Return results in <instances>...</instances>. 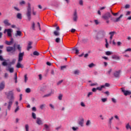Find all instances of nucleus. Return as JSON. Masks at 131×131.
<instances>
[{"mask_svg":"<svg viewBox=\"0 0 131 131\" xmlns=\"http://www.w3.org/2000/svg\"><path fill=\"white\" fill-rule=\"evenodd\" d=\"M123 14H121L119 17L115 18L114 17H112V15L111 13L108 12L102 16V18L105 21L106 24L110 23V18H111V20L113 21L114 23H117L121 20V18L123 17Z\"/></svg>","mask_w":131,"mask_h":131,"instance_id":"nucleus-1","label":"nucleus"},{"mask_svg":"<svg viewBox=\"0 0 131 131\" xmlns=\"http://www.w3.org/2000/svg\"><path fill=\"white\" fill-rule=\"evenodd\" d=\"M7 99H9V101H8L7 103H4V106H7V109H8V111H10L14 101L13 91L8 92V94H7Z\"/></svg>","mask_w":131,"mask_h":131,"instance_id":"nucleus-2","label":"nucleus"},{"mask_svg":"<svg viewBox=\"0 0 131 131\" xmlns=\"http://www.w3.org/2000/svg\"><path fill=\"white\" fill-rule=\"evenodd\" d=\"M24 54H25L24 52L19 53L18 61H17V63L16 66V68H24V66H21V64L20 63L23 60Z\"/></svg>","mask_w":131,"mask_h":131,"instance_id":"nucleus-3","label":"nucleus"},{"mask_svg":"<svg viewBox=\"0 0 131 131\" xmlns=\"http://www.w3.org/2000/svg\"><path fill=\"white\" fill-rule=\"evenodd\" d=\"M31 14H32V12H31V4L30 3H28L26 15L29 21H30L31 19Z\"/></svg>","mask_w":131,"mask_h":131,"instance_id":"nucleus-4","label":"nucleus"},{"mask_svg":"<svg viewBox=\"0 0 131 131\" xmlns=\"http://www.w3.org/2000/svg\"><path fill=\"white\" fill-rule=\"evenodd\" d=\"M15 46L16 45L14 44L13 47L9 46L6 47V52L8 53H14V52H16Z\"/></svg>","mask_w":131,"mask_h":131,"instance_id":"nucleus-5","label":"nucleus"},{"mask_svg":"<svg viewBox=\"0 0 131 131\" xmlns=\"http://www.w3.org/2000/svg\"><path fill=\"white\" fill-rule=\"evenodd\" d=\"M100 38H104L106 36V32L104 30H101L98 32Z\"/></svg>","mask_w":131,"mask_h":131,"instance_id":"nucleus-6","label":"nucleus"},{"mask_svg":"<svg viewBox=\"0 0 131 131\" xmlns=\"http://www.w3.org/2000/svg\"><path fill=\"white\" fill-rule=\"evenodd\" d=\"M121 92L123 93L125 96L131 95L130 91H126L123 88H121Z\"/></svg>","mask_w":131,"mask_h":131,"instance_id":"nucleus-7","label":"nucleus"},{"mask_svg":"<svg viewBox=\"0 0 131 131\" xmlns=\"http://www.w3.org/2000/svg\"><path fill=\"white\" fill-rule=\"evenodd\" d=\"M7 32V35L9 37H12V30L11 29H5L4 30V34Z\"/></svg>","mask_w":131,"mask_h":131,"instance_id":"nucleus-8","label":"nucleus"},{"mask_svg":"<svg viewBox=\"0 0 131 131\" xmlns=\"http://www.w3.org/2000/svg\"><path fill=\"white\" fill-rule=\"evenodd\" d=\"M60 30L59 27L56 28V30L54 31L53 34L56 36H59L60 35L59 31Z\"/></svg>","mask_w":131,"mask_h":131,"instance_id":"nucleus-9","label":"nucleus"},{"mask_svg":"<svg viewBox=\"0 0 131 131\" xmlns=\"http://www.w3.org/2000/svg\"><path fill=\"white\" fill-rule=\"evenodd\" d=\"M120 73H121V71H116L114 72V76L116 78H119L120 77Z\"/></svg>","mask_w":131,"mask_h":131,"instance_id":"nucleus-10","label":"nucleus"},{"mask_svg":"<svg viewBox=\"0 0 131 131\" xmlns=\"http://www.w3.org/2000/svg\"><path fill=\"white\" fill-rule=\"evenodd\" d=\"M36 123L38 125H43L42 121L41 120V118H37Z\"/></svg>","mask_w":131,"mask_h":131,"instance_id":"nucleus-11","label":"nucleus"},{"mask_svg":"<svg viewBox=\"0 0 131 131\" xmlns=\"http://www.w3.org/2000/svg\"><path fill=\"white\" fill-rule=\"evenodd\" d=\"M78 18V17L77 12L76 11H75L73 14V19L74 21H77Z\"/></svg>","mask_w":131,"mask_h":131,"instance_id":"nucleus-12","label":"nucleus"},{"mask_svg":"<svg viewBox=\"0 0 131 131\" xmlns=\"http://www.w3.org/2000/svg\"><path fill=\"white\" fill-rule=\"evenodd\" d=\"M84 122V119L83 118H81L79 121H78V124L80 125L81 127L83 126V124Z\"/></svg>","mask_w":131,"mask_h":131,"instance_id":"nucleus-13","label":"nucleus"},{"mask_svg":"<svg viewBox=\"0 0 131 131\" xmlns=\"http://www.w3.org/2000/svg\"><path fill=\"white\" fill-rule=\"evenodd\" d=\"M43 126H44V128H43L44 130H45L46 131H50L51 128L48 125L45 124L43 125Z\"/></svg>","mask_w":131,"mask_h":131,"instance_id":"nucleus-14","label":"nucleus"},{"mask_svg":"<svg viewBox=\"0 0 131 131\" xmlns=\"http://www.w3.org/2000/svg\"><path fill=\"white\" fill-rule=\"evenodd\" d=\"M32 45V42L29 41V42L28 43L27 48V50L28 51H30V50H31V49H32V47L31 46Z\"/></svg>","mask_w":131,"mask_h":131,"instance_id":"nucleus-15","label":"nucleus"},{"mask_svg":"<svg viewBox=\"0 0 131 131\" xmlns=\"http://www.w3.org/2000/svg\"><path fill=\"white\" fill-rule=\"evenodd\" d=\"M5 83L4 81H3L0 83V89L1 91H3L5 89Z\"/></svg>","mask_w":131,"mask_h":131,"instance_id":"nucleus-16","label":"nucleus"},{"mask_svg":"<svg viewBox=\"0 0 131 131\" xmlns=\"http://www.w3.org/2000/svg\"><path fill=\"white\" fill-rule=\"evenodd\" d=\"M15 36L16 37L17 36H22V32L20 31H16V33L15 34Z\"/></svg>","mask_w":131,"mask_h":131,"instance_id":"nucleus-17","label":"nucleus"},{"mask_svg":"<svg viewBox=\"0 0 131 131\" xmlns=\"http://www.w3.org/2000/svg\"><path fill=\"white\" fill-rule=\"evenodd\" d=\"M13 42V38H11V40H10V41H9L8 40L5 41V43L8 46H11Z\"/></svg>","mask_w":131,"mask_h":131,"instance_id":"nucleus-18","label":"nucleus"},{"mask_svg":"<svg viewBox=\"0 0 131 131\" xmlns=\"http://www.w3.org/2000/svg\"><path fill=\"white\" fill-rule=\"evenodd\" d=\"M3 23H4V24L8 26H11V24L10 23H9V20L8 19H5L4 20V21H3Z\"/></svg>","mask_w":131,"mask_h":131,"instance_id":"nucleus-19","label":"nucleus"},{"mask_svg":"<svg viewBox=\"0 0 131 131\" xmlns=\"http://www.w3.org/2000/svg\"><path fill=\"white\" fill-rule=\"evenodd\" d=\"M16 17H17V18H18L19 19H22V14L20 13H18L16 14Z\"/></svg>","mask_w":131,"mask_h":131,"instance_id":"nucleus-20","label":"nucleus"},{"mask_svg":"<svg viewBox=\"0 0 131 131\" xmlns=\"http://www.w3.org/2000/svg\"><path fill=\"white\" fill-rule=\"evenodd\" d=\"M96 88H97V90L99 91H102V89L105 88V86L101 85V86H99Z\"/></svg>","mask_w":131,"mask_h":131,"instance_id":"nucleus-21","label":"nucleus"},{"mask_svg":"<svg viewBox=\"0 0 131 131\" xmlns=\"http://www.w3.org/2000/svg\"><path fill=\"white\" fill-rule=\"evenodd\" d=\"M16 48L18 50V52H19V53H21V47H20V45H16Z\"/></svg>","mask_w":131,"mask_h":131,"instance_id":"nucleus-22","label":"nucleus"},{"mask_svg":"<svg viewBox=\"0 0 131 131\" xmlns=\"http://www.w3.org/2000/svg\"><path fill=\"white\" fill-rule=\"evenodd\" d=\"M112 58L114 60H120V57L117 55L112 56Z\"/></svg>","mask_w":131,"mask_h":131,"instance_id":"nucleus-23","label":"nucleus"},{"mask_svg":"<svg viewBox=\"0 0 131 131\" xmlns=\"http://www.w3.org/2000/svg\"><path fill=\"white\" fill-rule=\"evenodd\" d=\"M116 33H117L116 32H115V31H112V32H110L109 33V35H110V36L113 37V36H114V35H115V34H116Z\"/></svg>","mask_w":131,"mask_h":131,"instance_id":"nucleus-24","label":"nucleus"},{"mask_svg":"<svg viewBox=\"0 0 131 131\" xmlns=\"http://www.w3.org/2000/svg\"><path fill=\"white\" fill-rule=\"evenodd\" d=\"M28 80V78L27 77V74H25L24 75V82H25V83H26V82H27Z\"/></svg>","mask_w":131,"mask_h":131,"instance_id":"nucleus-25","label":"nucleus"},{"mask_svg":"<svg viewBox=\"0 0 131 131\" xmlns=\"http://www.w3.org/2000/svg\"><path fill=\"white\" fill-rule=\"evenodd\" d=\"M14 80H15V83H17V73H15L14 74Z\"/></svg>","mask_w":131,"mask_h":131,"instance_id":"nucleus-26","label":"nucleus"},{"mask_svg":"<svg viewBox=\"0 0 131 131\" xmlns=\"http://www.w3.org/2000/svg\"><path fill=\"white\" fill-rule=\"evenodd\" d=\"M32 117L33 119H36V115L35 113H32Z\"/></svg>","mask_w":131,"mask_h":131,"instance_id":"nucleus-27","label":"nucleus"},{"mask_svg":"<svg viewBox=\"0 0 131 131\" xmlns=\"http://www.w3.org/2000/svg\"><path fill=\"white\" fill-rule=\"evenodd\" d=\"M126 129L127 130H128L129 129H131V126L129 123L126 125Z\"/></svg>","mask_w":131,"mask_h":131,"instance_id":"nucleus-28","label":"nucleus"},{"mask_svg":"<svg viewBox=\"0 0 131 131\" xmlns=\"http://www.w3.org/2000/svg\"><path fill=\"white\" fill-rule=\"evenodd\" d=\"M105 55H106V56H111V55H113V53L110 51H106L105 52Z\"/></svg>","mask_w":131,"mask_h":131,"instance_id":"nucleus-29","label":"nucleus"},{"mask_svg":"<svg viewBox=\"0 0 131 131\" xmlns=\"http://www.w3.org/2000/svg\"><path fill=\"white\" fill-rule=\"evenodd\" d=\"M63 97V95L61 94H60L58 97V99L59 100H62Z\"/></svg>","mask_w":131,"mask_h":131,"instance_id":"nucleus-30","label":"nucleus"},{"mask_svg":"<svg viewBox=\"0 0 131 131\" xmlns=\"http://www.w3.org/2000/svg\"><path fill=\"white\" fill-rule=\"evenodd\" d=\"M31 92V90L30 88H27L26 90H25V92L26 93H30Z\"/></svg>","mask_w":131,"mask_h":131,"instance_id":"nucleus-31","label":"nucleus"},{"mask_svg":"<svg viewBox=\"0 0 131 131\" xmlns=\"http://www.w3.org/2000/svg\"><path fill=\"white\" fill-rule=\"evenodd\" d=\"M64 50V48L62 46H59L58 48V51L60 52V51H62Z\"/></svg>","mask_w":131,"mask_h":131,"instance_id":"nucleus-32","label":"nucleus"},{"mask_svg":"<svg viewBox=\"0 0 131 131\" xmlns=\"http://www.w3.org/2000/svg\"><path fill=\"white\" fill-rule=\"evenodd\" d=\"M34 56H39V53L37 51H34L33 53Z\"/></svg>","mask_w":131,"mask_h":131,"instance_id":"nucleus-33","label":"nucleus"},{"mask_svg":"<svg viewBox=\"0 0 131 131\" xmlns=\"http://www.w3.org/2000/svg\"><path fill=\"white\" fill-rule=\"evenodd\" d=\"M112 72V69H110L106 73V74L107 75H111V73Z\"/></svg>","mask_w":131,"mask_h":131,"instance_id":"nucleus-34","label":"nucleus"},{"mask_svg":"<svg viewBox=\"0 0 131 131\" xmlns=\"http://www.w3.org/2000/svg\"><path fill=\"white\" fill-rule=\"evenodd\" d=\"M8 71H9V72H10V73H13L14 72V68H9V69H8Z\"/></svg>","mask_w":131,"mask_h":131,"instance_id":"nucleus-35","label":"nucleus"},{"mask_svg":"<svg viewBox=\"0 0 131 131\" xmlns=\"http://www.w3.org/2000/svg\"><path fill=\"white\" fill-rule=\"evenodd\" d=\"M80 73V71L79 70H75L74 71V74L77 75H78Z\"/></svg>","mask_w":131,"mask_h":131,"instance_id":"nucleus-36","label":"nucleus"},{"mask_svg":"<svg viewBox=\"0 0 131 131\" xmlns=\"http://www.w3.org/2000/svg\"><path fill=\"white\" fill-rule=\"evenodd\" d=\"M29 126L28 124H26L25 125V129L26 131H29Z\"/></svg>","mask_w":131,"mask_h":131,"instance_id":"nucleus-37","label":"nucleus"},{"mask_svg":"<svg viewBox=\"0 0 131 131\" xmlns=\"http://www.w3.org/2000/svg\"><path fill=\"white\" fill-rule=\"evenodd\" d=\"M72 130L73 131H77V130L79 129V128H78V127H74V126H73V127H72Z\"/></svg>","mask_w":131,"mask_h":131,"instance_id":"nucleus-38","label":"nucleus"},{"mask_svg":"<svg viewBox=\"0 0 131 131\" xmlns=\"http://www.w3.org/2000/svg\"><path fill=\"white\" fill-rule=\"evenodd\" d=\"M114 119V117H112L108 121L109 124L111 125L112 124V121Z\"/></svg>","mask_w":131,"mask_h":131,"instance_id":"nucleus-39","label":"nucleus"},{"mask_svg":"<svg viewBox=\"0 0 131 131\" xmlns=\"http://www.w3.org/2000/svg\"><path fill=\"white\" fill-rule=\"evenodd\" d=\"M88 66L90 68H92L94 67V66H95V64L94 63H91V64H89Z\"/></svg>","mask_w":131,"mask_h":131,"instance_id":"nucleus-40","label":"nucleus"},{"mask_svg":"<svg viewBox=\"0 0 131 131\" xmlns=\"http://www.w3.org/2000/svg\"><path fill=\"white\" fill-rule=\"evenodd\" d=\"M35 24L34 22H33V23H32V29L33 30H35Z\"/></svg>","mask_w":131,"mask_h":131,"instance_id":"nucleus-41","label":"nucleus"},{"mask_svg":"<svg viewBox=\"0 0 131 131\" xmlns=\"http://www.w3.org/2000/svg\"><path fill=\"white\" fill-rule=\"evenodd\" d=\"M91 121L88 120L86 122V126H89L90 124H91Z\"/></svg>","mask_w":131,"mask_h":131,"instance_id":"nucleus-42","label":"nucleus"},{"mask_svg":"<svg viewBox=\"0 0 131 131\" xmlns=\"http://www.w3.org/2000/svg\"><path fill=\"white\" fill-rule=\"evenodd\" d=\"M67 66H61L60 69H61V70H64V69H66V68H67Z\"/></svg>","mask_w":131,"mask_h":131,"instance_id":"nucleus-43","label":"nucleus"},{"mask_svg":"<svg viewBox=\"0 0 131 131\" xmlns=\"http://www.w3.org/2000/svg\"><path fill=\"white\" fill-rule=\"evenodd\" d=\"M101 101L102 102L105 103L107 101V98H102Z\"/></svg>","mask_w":131,"mask_h":131,"instance_id":"nucleus-44","label":"nucleus"},{"mask_svg":"<svg viewBox=\"0 0 131 131\" xmlns=\"http://www.w3.org/2000/svg\"><path fill=\"white\" fill-rule=\"evenodd\" d=\"M51 96V94L50 93V94H47V95H45L43 96V98L49 97H50Z\"/></svg>","mask_w":131,"mask_h":131,"instance_id":"nucleus-45","label":"nucleus"},{"mask_svg":"<svg viewBox=\"0 0 131 131\" xmlns=\"http://www.w3.org/2000/svg\"><path fill=\"white\" fill-rule=\"evenodd\" d=\"M46 90V86H43L41 87L40 89V91L42 92H44Z\"/></svg>","mask_w":131,"mask_h":131,"instance_id":"nucleus-46","label":"nucleus"},{"mask_svg":"<svg viewBox=\"0 0 131 131\" xmlns=\"http://www.w3.org/2000/svg\"><path fill=\"white\" fill-rule=\"evenodd\" d=\"M19 110V106H16V109L14 110V113H17Z\"/></svg>","mask_w":131,"mask_h":131,"instance_id":"nucleus-47","label":"nucleus"},{"mask_svg":"<svg viewBox=\"0 0 131 131\" xmlns=\"http://www.w3.org/2000/svg\"><path fill=\"white\" fill-rule=\"evenodd\" d=\"M13 9L17 11H20V10L18 7H14Z\"/></svg>","mask_w":131,"mask_h":131,"instance_id":"nucleus-48","label":"nucleus"},{"mask_svg":"<svg viewBox=\"0 0 131 131\" xmlns=\"http://www.w3.org/2000/svg\"><path fill=\"white\" fill-rule=\"evenodd\" d=\"M26 4V2L24 1L19 2V5L21 6H23V5H25Z\"/></svg>","mask_w":131,"mask_h":131,"instance_id":"nucleus-49","label":"nucleus"},{"mask_svg":"<svg viewBox=\"0 0 131 131\" xmlns=\"http://www.w3.org/2000/svg\"><path fill=\"white\" fill-rule=\"evenodd\" d=\"M2 65H3V66H7L8 63L6 61H3Z\"/></svg>","mask_w":131,"mask_h":131,"instance_id":"nucleus-50","label":"nucleus"},{"mask_svg":"<svg viewBox=\"0 0 131 131\" xmlns=\"http://www.w3.org/2000/svg\"><path fill=\"white\" fill-rule=\"evenodd\" d=\"M60 41V38H56L55 39V42H56L57 43H58Z\"/></svg>","mask_w":131,"mask_h":131,"instance_id":"nucleus-51","label":"nucleus"},{"mask_svg":"<svg viewBox=\"0 0 131 131\" xmlns=\"http://www.w3.org/2000/svg\"><path fill=\"white\" fill-rule=\"evenodd\" d=\"M95 85H98V83H93L90 84L91 86H94Z\"/></svg>","mask_w":131,"mask_h":131,"instance_id":"nucleus-52","label":"nucleus"},{"mask_svg":"<svg viewBox=\"0 0 131 131\" xmlns=\"http://www.w3.org/2000/svg\"><path fill=\"white\" fill-rule=\"evenodd\" d=\"M102 86H104V88H105V86L109 87V86H110V84L108 83H105V84L102 85Z\"/></svg>","mask_w":131,"mask_h":131,"instance_id":"nucleus-53","label":"nucleus"},{"mask_svg":"<svg viewBox=\"0 0 131 131\" xmlns=\"http://www.w3.org/2000/svg\"><path fill=\"white\" fill-rule=\"evenodd\" d=\"M112 101L114 103H117V100L115 98H112Z\"/></svg>","mask_w":131,"mask_h":131,"instance_id":"nucleus-54","label":"nucleus"},{"mask_svg":"<svg viewBox=\"0 0 131 131\" xmlns=\"http://www.w3.org/2000/svg\"><path fill=\"white\" fill-rule=\"evenodd\" d=\"M49 106L51 108V110H54V106L52 104H50Z\"/></svg>","mask_w":131,"mask_h":131,"instance_id":"nucleus-55","label":"nucleus"},{"mask_svg":"<svg viewBox=\"0 0 131 131\" xmlns=\"http://www.w3.org/2000/svg\"><path fill=\"white\" fill-rule=\"evenodd\" d=\"M79 4L80 5L83 6V1L82 0L79 1Z\"/></svg>","mask_w":131,"mask_h":131,"instance_id":"nucleus-56","label":"nucleus"},{"mask_svg":"<svg viewBox=\"0 0 131 131\" xmlns=\"http://www.w3.org/2000/svg\"><path fill=\"white\" fill-rule=\"evenodd\" d=\"M93 92H89L88 94V97L89 98L91 96L93 95Z\"/></svg>","mask_w":131,"mask_h":131,"instance_id":"nucleus-57","label":"nucleus"},{"mask_svg":"<svg viewBox=\"0 0 131 131\" xmlns=\"http://www.w3.org/2000/svg\"><path fill=\"white\" fill-rule=\"evenodd\" d=\"M80 105L82 106V107H85V104H84V102H81L80 103Z\"/></svg>","mask_w":131,"mask_h":131,"instance_id":"nucleus-58","label":"nucleus"},{"mask_svg":"<svg viewBox=\"0 0 131 131\" xmlns=\"http://www.w3.org/2000/svg\"><path fill=\"white\" fill-rule=\"evenodd\" d=\"M94 22L96 25H98L99 24V22L97 19L94 20Z\"/></svg>","mask_w":131,"mask_h":131,"instance_id":"nucleus-59","label":"nucleus"},{"mask_svg":"<svg viewBox=\"0 0 131 131\" xmlns=\"http://www.w3.org/2000/svg\"><path fill=\"white\" fill-rule=\"evenodd\" d=\"M45 107V104H41V105L40 106V108L41 110H43Z\"/></svg>","mask_w":131,"mask_h":131,"instance_id":"nucleus-60","label":"nucleus"},{"mask_svg":"<svg viewBox=\"0 0 131 131\" xmlns=\"http://www.w3.org/2000/svg\"><path fill=\"white\" fill-rule=\"evenodd\" d=\"M97 91V88H93L92 91L94 93H96Z\"/></svg>","mask_w":131,"mask_h":131,"instance_id":"nucleus-61","label":"nucleus"},{"mask_svg":"<svg viewBox=\"0 0 131 131\" xmlns=\"http://www.w3.org/2000/svg\"><path fill=\"white\" fill-rule=\"evenodd\" d=\"M61 128V126L60 125V126H59L56 127L55 129H56V130H59Z\"/></svg>","mask_w":131,"mask_h":131,"instance_id":"nucleus-62","label":"nucleus"},{"mask_svg":"<svg viewBox=\"0 0 131 131\" xmlns=\"http://www.w3.org/2000/svg\"><path fill=\"white\" fill-rule=\"evenodd\" d=\"M131 14V12L130 11H127L126 13V15L128 16V15H130Z\"/></svg>","mask_w":131,"mask_h":131,"instance_id":"nucleus-63","label":"nucleus"},{"mask_svg":"<svg viewBox=\"0 0 131 131\" xmlns=\"http://www.w3.org/2000/svg\"><path fill=\"white\" fill-rule=\"evenodd\" d=\"M129 7H130V5H126L125 6V8L126 9L129 8Z\"/></svg>","mask_w":131,"mask_h":131,"instance_id":"nucleus-64","label":"nucleus"}]
</instances>
